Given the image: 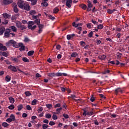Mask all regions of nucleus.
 Returning <instances> with one entry per match:
<instances>
[{
    "label": "nucleus",
    "mask_w": 129,
    "mask_h": 129,
    "mask_svg": "<svg viewBox=\"0 0 129 129\" xmlns=\"http://www.w3.org/2000/svg\"><path fill=\"white\" fill-rule=\"evenodd\" d=\"M15 23L16 25V26L17 27V28H18V30L20 31V32H22V31L26 30V29H27V26L22 25V23H21L19 21H16Z\"/></svg>",
    "instance_id": "f257e3e1"
},
{
    "label": "nucleus",
    "mask_w": 129,
    "mask_h": 129,
    "mask_svg": "<svg viewBox=\"0 0 129 129\" xmlns=\"http://www.w3.org/2000/svg\"><path fill=\"white\" fill-rule=\"evenodd\" d=\"M5 37L9 38L10 37H15V36H16V34H15V33H11V29H7L5 32Z\"/></svg>",
    "instance_id": "f03ea898"
},
{
    "label": "nucleus",
    "mask_w": 129,
    "mask_h": 129,
    "mask_svg": "<svg viewBox=\"0 0 129 129\" xmlns=\"http://www.w3.org/2000/svg\"><path fill=\"white\" fill-rule=\"evenodd\" d=\"M22 54H20L17 56V57H12L11 60L15 63H19V62H21V60H22Z\"/></svg>",
    "instance_id": "7ed1b4c3"
},
{
    "label": "nucleus",
    "mask_w": 129,
    "mask_h": 129,
    "mask_svg": "<svg viewBox=\"0 0 129 129\" xmlns=\"http://www.w3.org/2000/svg\"><path fill=\"white\" fill-rule=\"evenodd\" d=\"M18 6L20 9H23L25 6V2L23 0H19L18 2Z\"/></svg>",
    "instance_id": "20e7f679"
},
{
    "label": "nucleus",
    "mask_w": 129,
    "mask_h": 129,
    "mask_svg": "<svg viewBox=\"0 0 129 129\" xmlns=\"http://www.w3.org/2000/svg\"><path fill=\"white\" fill-rule=\"evenodd\" d=\"M8 69H9V70H11L12 72H17V66L10 65L8 67Z\"/></svg>",
    "instance_id": "39448f33"
},
{
    "label": "nucleus",
    "mask_w": 129,
    "mask_h": 129,
    "mask_svg": "<svg viewBox=\"0 0 129 129\" xmlns=\"http://www.w3.org/2000/svg\"><path fill=\"white\" fill-rule=\"evenodd\" d=\"M72 3H73L72 0H66V7H68V8L70 9V8H71V5H72Z\"/></svg>",
    "instance_id": "423d86ee"
},
{
    "label": "nucleus",
    "mask_w": 129,
    "mask_h": 129,
    "mask_svg": "<svg viewBox=\"0 0 129 129\" xmlns=\"http://www.w3.org/2000/svg\"><path fill=\"white\" fill-rule=\"evenodd\" d=\"M22 10H25V11L29 12V11H31V7H30L29 4H26V5H24V6Z\"/></svg>",
    "instance_id": "0eeeda50"
},
{
    "label": "nucleus",
    "mask_w": 129,
    "mask_h": 129,
    "mask_svg": "<svg viewBox=\"0 0 129 129\" xmlns=\"http://www.w3.org/2000/svg\"><path fill=\"white\" fill-rule=\"evenodd\" d=\"M13 47L14 48H19L20 47V43L16 42L15 40H13L12 42Z\"/></svg>",
    "instance_id": "6e6552de"
},
{
    "label": "nucleus",
    "mask_w": 129,
    "mask_h": 129,
    "mask_svg": "<svg viewBox=\"0 0 129 129\" xmlns=\"http://www.w3.org/2000/svg\"><path fill=\"white\" fill-rule=\"evenodd\" d=\"M12 7L14 9V11L15 13H18V12H19V10L17 8V4L13 3L12 4Z\"/></svg>",
    "instance_id": "1a4fd4ad"
},
{
    "label": "nucleus",
    "mask_w": 129,
    "mask_h": 129,
    "mask_svg": "<svg viewBox=\"0 0 129 129\" xmlns=\"http://www.w3.org/2000/svg\"><path fill=\"white\" fill-rule=\"evenodd\" d=\"M7 50H8V48H7V47L6 46H4L3 43H0V50L7 51Z\"/></svg>",
    "instance_id": "9d476101"
},
{
    "label": "nucleus",
    "mask_w": 129,
    "mask_h": 129,
    "mask_svg": "<svg viewBox=\"0 0 129 129\" xmlns=\"http://www.w3.org/2000/svg\"><path fill=\"white\" fill-rule=\"evenodd\" d=\"M67 74L65 73H57L55 74V76H57V77H60V76H67Z\"/></svg>",
    "instance_id": "9b49d317"
},
{
    "label": "nucleus",
    "mask_w": 129,
    "mask_h": 129,
    "mask_svg": "<svg viewBox=\"0 0 129 129\" xmlns=\"http://www.w3.org/2000/svg\"><path fill=\"white\" fill-rule=\"evenodd\" d=\"M35 24V22L34 21H29L27 23V25H28L27 28L28 29L31 28V27H32V26H33V25Z\"/></svg>",
    "instance_id": "f8f14e48"
},
{
    "label": "nucleus",
    "mask_w": 129,
    "mask_h": 129,
    "mask_svg": "<svg viewBox=\"0 0 129 129\" xmlns=\"http://www.w3.org/2000/svg\"><path fill=\"white\" fill-rule=\"evenodd\" d=\"M19 47H20V48L19 49V50H20V51H25V46L24 45V44L22 42H20L19 44Z\"/></svg>",
    "instance_id": "ddd939ff"
},
{
    "label": "nucleus",
    "mask_w": 129,
    "mask_h": 129,
    "mask_svg": "<svg viewBox=\"0 0 129 129\" xmlns=\"http://www.w3.org/2000/svg\"><path fill=\"white\" fill-rule=\"evenodd\" d=\"M13 3V1L12 0H4L3 4L4 5H10V4H12Z\"/></svg>",
    "instance_id": "4468645a"
},
{
    "label": "nucleus",
    "mask_w": 129,
    "mask_h": 129,
    "mask_svg": "<svg viewBox=\"0 0 129 129\" xmlns=\"http://www.w3.org/2000/svg\"><path fill=\"white\" fill-rule=\"evenodd\" d=\"M13 45V40H10L9 41L6 43L7 47H11Z\"/></svg>",
    "instance_id": "2eb2a0df"
},
{
    "label": "nucleus",
    "mask_w": 129,
    "mask_h": 129,
    "mask_svg": "<svg viewBox=\"0 0 129 129\" xmlns=\"http://www.w3.org/2000/svg\"><path fill=\"white\" fill-rule=\"evenodd\" d=\"M98 58L100 60H105V59L106 58V55H105L104 54H103L102 55H99L98 57Z\"/></svg>",
    "instance_id": "dca6fc26"
},
{
    "label": "nucleus",
    "mask_w": 129,
    "mask_h": 129,
    "mask_svg": "<svg viewBox=\"0 0 129 129\" xmlns=\"http://www.w3.org/2000/svg\"><path fill=\"white\" fill-rule=\"evenodd\" d=\"M115 11H116V10H115V9H113V10L108 9L107 10V13L109 15H112V14H113V13H114V12H115Z\"/></svg>",
    "instance_id": "f3484780"
},
{
    "label": "nucleus",
    "mask_w": 129,
    "mask_h": 129,
    "mask_svg": "<svg viewBox=\"0 0 129 129\" xmlns=\"http://www.w3.org/2000/svg\"><path fill=\"white\" fill-rule=\"evenodd\" d=\"M118 92H120L121 93H122V90H120V88H117V89H115V94H117Z\"/></svg>",
    "instance_id": "a211bd4d"
},
{
    "label": "nucleus",
    "mask_w": 129,
    "mask_h": 129,
    "mask_svg": "<svg viewBox=\"0 0 129 129\" xmlns=\"http://www.w3.org/2000/svg\"><path fill=\"white\" fill-rule=\"evenodd\" d=\"M6 31V28L4 27H0V35H3Z\"/></svg>",
    "instance_id": "6ab92c4d"
},
{
    "label": "nucleus",
    "mask_w": 129,
    "mask_h": 129,
    "mask_svg": "<svg viewBox=\"0 0 129 129\" xmlns=\"http://www.w3.org/2000/svg\"><path fill=\"white\" fill-rule=\"evenodd\" d=\"M80 7L81 8V9H82V10H85L86 9H87V6H86L85 4H81Z\"/></svg>",
    "instance_id": "aec40b11"
},
{
    "label": "nucleus",
    "mask_w": 129,
    "mask_h": 129,
    "mask_svg": "<svg viewBox=\"0 0 129 129\" xmlns=\"http://www.w3.org/2000/svg\"><path fill=\"white\" fill-rule=\"evenodd\" d=\"M48 77H55L56 74L54 73H49L47 74Z\"/></svg>",
    "instance_id": "412c9836"
},
{
    "label": "nucleus",
    "mask_w": 129,
    "mask_h": 129,
    "mask_svg": "<svg viewBox=\"0 0 129 129\" xmlns=\"http://www.w3.org/2000/svg\"><path fill=\"white\" fill-rule=\"evenodd\" d=\"M18 111H21V110H22V109H23V108H24V106L23 105V104H20L18 106Z\"/></svg>",
    "instance_id": "4be33fe9"
},
{
    "label": "nucleus",
    "mask_w": 129,
    "mask_h": 129,
    "mask_svg": "<svg viewBox=\"0 0 129 129\" xmlns=\"http://www.w3.org/2000/svg\"><path fill=\"white\" fill-rule=\"evenodd\" d=\"M3 16L5 19H10V18H11V15L8 14L7 13L3 14Z\"/></svg>",
    "instance_id": "5701e85b"
},
{
    "label": "nucleus",
    "mask_w": 129,
    "mask_h": 129,
    "mask_svg": "<svg viewBox=\"0 0 129 129\" xmlns=\"http://www.w3.org/2000/svg\"><path fill=\"white\" fill-rule=\"evenodd\" d=\"M87 3H88V8H92V7H93V5H92V3H91V1H87Z\"/></svg>",
    "instance_id": "b1692460"
},
{
    "label": "nucleus",
    "mask_w": 129,
    "mask_h": 129,
    "mask_svg": "<svg viewBox=\"0 0 129 129\" xmlns=\"http://www.w3.org/2000/svg\"><path fill=\"white\" fill-rule=\"evenodd\" d=\"M110 72V71L109 70H105V71L102 72V74L105 75V74H108Z\"/></svg>",
    "instance_id": "393cba45"
},
{
    "label": "nucleus",
    "mask_w": 129,
    "mask_h": 129,
    "mask_svg": "<svg viewBox=\"0 0 129 129\" xmlns=\"http://www.w3.org/2000/svg\"><path fill=\"white\" fill-rule=\"evenodd\" d=\"M10 29H11L12 31H13V32H17V27H16V26H11Z\"/></svg>",
    "instance_id": "a878e982"
},
{
    "label": "nucleus",
    "mask_w": 129,
    "mask_h": 129,
    "mask_svg": "<svg viewBox=\"0 0 129 129\" xmlns=\"http://www.w3.org/2000/svg\"><path fill=\"white\" fill-rule=\"evenodd\" d=\"M59 12V9L57 7H55L53 10V14H57Z\"/></svg>",
    "instance_id": "bb28decb"
},
{
    "label": "nucleus",
    "mask_w": 129,
    "mask_h": 129,
    "mask_svg": "<svg viewBox=\"0 0 129 129\" xmlns=\"http://www.w3.org/2000/svg\"><path fill=\"white\" fill-rule=\"evenodd\" d=\"M9 99L10 103H14L15 102V98H13L12 97H10Z\"/></svg>",
    "instance_id": "cd10ccee"
},
{
    "label": "nucleus",
    "mask_w": 129,
    "mask_h": 129,
    "mask_svg": "<svg viewBox=\"0 0 129 129\" xmlns=\"http://www.w3.org/2000/svg\"><path fill=\"white\" fill-rule=\"evenodd\" d=\"M22 60L23 61V62H26L27 63H29V62H30V60H29V59H28V58L26 57H23L22 58Z\"/></svg>",
    "instance_id": "c85d7f7f"
},
{
    "label": "nucleus",
    "mask_w": 129,
    "mask_h": 129,
    "mask_svg": "<svg viewBox=\"0 0 129 129\" xmlns=\"http://www.w3.org/2000/svg\"><path fill=\"white\" fill-rule=\"evenodd\" d=\"M11 76H7L5 77V80L6 81H7V82H10L11 81Z\"/></svg>",
    "instance_id": "c756f323"
},
{
    "label": "nucleus",
    "mask_w": 129,
    "mask_h": 129,
    "mask_svg": "<svg viewBox=\"0 0 129 129\" xmlns=\"http://www.w3.org/2000/svg\"><path fill=\"white\" fill-rule=\"evenodd\" d=\"M78 55V54L77 53V52H73L71 55V57L75 58L77 57Z\"/></svg>",
    "instance_id": "7c9ffc66"
},
{
    "label": "nucleus",
    "mask_w": 129,
    "mask_h": 129,
    "mask_svg": "<svg viewBox=\"0 0 129 129\" xmlns=\"http://www.w3.org/2000/svg\"><path fill=\"white\" fill-rule=\"evenodd\" d=\"M41 6L44 8H46V7H48V3L43 2L41 3Z\"/></svg>",
    "instance_id": "2f4dec72"
},
{
    "label": "nucleus",
    "mask_w": 129,
    "mask_h": 129,
    "mask_svg": "<svg viewBox=\"0 0 129 129\" xmlns=\"http://www.w3.org/2000/svg\"><path fill=\"white\" fill-rule=\"evenodd\" d=\"M34 51L31 50L27 53L28 56H33L34 55Z\"/></svg>",
    "instance_id": "473e14b6"
},
{
    "label": "nucleus",
    "mask_w": 129,
    "mask_h": 129,
    "mask_svg": "<svg viewBox=\"0 0 129 129\" xmlns=\"http://www.w3.org/2000/svg\"><path fill=\"white\" fill-rule=\"evenodd\" d=\"M1 53H2V55L4 56V57H8L9 56V54L6 51L1 52Z\"/></svg>",
    "instance_id": "72a5a7b5"
},
{
    "label": "nucleus",
    "mask_w": 129,
    "mask_h": 129,
    "mask_svg": "<svg viewBox=\"0 0 129 129\" xmlns=\"http://www.w3.org/2000/svg\"><path fill=\"white\" fill-rule=\"evenodd\" d=\"M10 118H11V119H12L13 121H15L16 120V116H15L13 114L10 115Z\"/></svg>",
    "instance_id": "f704fd0d"
},
{
    "label": "nucleus",
    "mask_w": 129,
    "mask_h": 129,
    "mask_svg": "<svg viewBox=\"0 0 129 129\" xmlns=\"http://www.w3.org/2000/svg\"><path fill=\"white\" fill-rule=\"evenodd\" d=\"M83 115H85V116H86V115L89 116V112L86 111V110H84V112L83 113Z\"/></svg>",
    "instance_id": "c9c22d12"
},
{
    "label": "nucleus",
    "mask_w": 129,
    "mask_h": 129,
    "mask_svg": "<svg viewBox=\"0 0 129 129\" xmlns=\"http://www.w3.org/2000/svg\"><path fill=\"white\" fill-rule=\"evenodd\" d=\"M37 102H38V100L34 99L31 103L32 105H36L37 104Z\"/></svg>",
    "instance_id": "e433bc0d"
},
{
    "label": "nucleus",
    "mask_w": 129,
    "mask_h": 129,
    "mask_svg": "<svg viewBox=\"0 0 129 129\" xmlns=\"http://www.w3.org/2000/svg\"><path fill=\"white\" fill-rule=\"evenodd\" d=\"M103 27V24H99L97 25V28L98 30H101Z\"/></svg>",
    "instance_id": "4c0bfd02"
},
{
    "label": "nucleus",
    "mask_w": 129,
    "mask_h": 129,
    "mask_svg": "<svg viewBox=\"0 0 129 129\" xmlns=\"http://www.w3.org/2000/svg\"><path fill=\"white\" fill-rule=\"evenodd\" d=\"M31 39H29V38H28L27 37H24V42H25V43H28V42H31Z\"/></svg>",
    "instance_id": "58836bf2"
},
{
    "label": "nucleus",
    "mask_w": 129,
    "mask_h": 129,
    "mask_svg": "<svg viewBox=\"0 0 129 129\" xmlns=\"http://www.w3.org/2000/svg\"><path fill=\"white\" fill-rule=\"evenodd\" d=\"M29 14L31 16H33V15H36V14H37V12L34 10H31L29 12Z\"/></svg>",
    "instance_id": "ea45409f"
},
{
    "label": "nucleus",
    "mask_w": 129,
    "mask_h": 129,
    "mask_svg": "<svg viewBox=\"0 0 129 129\" xmlns=\"http://www.w3.org/2000/svg\"><path fill=\"white\" fill-rule=\"evenodd\" d=\"M34 22V24H36L37 25H40V19H35V20Z\"/></svg>",
    "instance_id": "a19ab883"
},
{
    "label": "nucleus",
    "mask_w": 129,
    "mask_h": 129,
    "mask_svg": "<svg viewBox=\"0 0 129 129\" xmlns=\"http://www.w3.org/2000/svg\"><path fill=\"white\" fill-rule=\"evenodd\" d=\"M31 5L32 6H35L37 5V0H31Z\"/></svg>",
    "instance_id": "79ce46f5"
},
{
    "label": "nucleus",
    "mask_w": 129,
    "mask_h": 129,
    "mask_svg": "<svg viewBox=\"0 0 129 129\" xmlns=\"http://www.w3.org/2000/svg\"><path fill=\"white\" fill-rule=\"evenodd\" d=\"M9 124L6 122H4L2 123V126H4V127H7V126H9Z\"/></svg>",
    "instance_id": "37998d69"
},
{
    "label": "nucleus",
    "mask_w": 129,
    "mask_h": 129,
    "mask_svg": "<svg viewBox=\"0 0 129 129\" xmlns=\"http://www.w3.org/2000/svg\"><path fill=\"white\" fill-rule=\"evenodd\" d=\"M93 36V31H91L88 35V37H89V38H92V37Z\"/></svg>",
    "instance_id": "c03bdc74"
},
{
    "label": "nucleus",
    "mask_w": 129,
    "mask_h": 129,
    "mask_svg": "<svg viewBox=\"0 0 129 129\" xmlns=\"http://www.w3.org/2000/svg\"><path fill=\"white\" fill-rule=\"evenodd\" d=\"M25 95L26 96H31V95H32V93H31L30 91H26L25 92Z\"/></svg>",
    "instance_id": "a18cd8bd"
},
{
    "label": "nucleus",
    "mask_w": 129,
    "mask_h": 129,
    "mask_svg": "<svg viewBox=\"0 0 129 129\" xmlns=\"http://www.w3.org/2000/svg\"><path fill=\"white\" fill-rule=\"evenodd\" d=\"M26 108L27 110H32V107L30 105H27Z\"/></svg>",
    "instance_id": "49530a36"
},
{
    "label": "nucleus",
    "mask_w": 129,
    "mask_h": 129,
    "mask_svg": "<svg viewBox=\"0 0 129 129\" xmlns=\"http://www.w3.org/2000/svg\"><path fill=\"white\" fill-rule=\"evenodd\" d=\"M8 108H9V109H11V110H13V109H14V108H15V105H11L9 106Z\"/></svg>",
    "instance_id": "de8ad7c7"
},
{
    "label": "nucleus",
    "mask_w": 129,
    "mask_h": 129,
    "mask_svg": "<svg viewBox=\"0 0 129 129\" xmlns=\"http://www.w3.org/2000/svg\"><path fill=\"white\" fill-rule=\"evenodd\" d=\"M90 100L91 101V102H93L94 100H95V98L93 96V95L91 96Z\"/></svg>",
    "instance_id": "09e8293b"
},
{
    "label": "nucleus",
    "mask_w": 129,
    "mask_h": 129,
    "mask_svg": "<svg viewBox=\"0 0 129 129\" xmlns=\"http://www.w3.org/2000/svg\"><path fill=\"white\" fill-rule=\"evenodd\" d=\"M46 106L49 109H51V108L52 107V104H47L46 105Z\"/></svg>",
    "instance_id": "8fccbe9b"
},
{
    "label": "nucleus",
    "mask_w": 129,
    "mask_h": 129,
    "mask_svg": "<svg viewBox=\"0 0 129 129\" xmlns=\"http://www.w3.org/2000/svg\"><path fill=\"white\" fill-rule=\"evenodd\" d=\"M46 118H50V117H52V116L50 114L47 113L45 115Z\"/></svg>",
    "instance_id": "3c124183"
},
{
    "label": "nucleus",
    "mask_w": 129,
    "mask_h": 129,
    "mask_svg": "<svg viewBox=\"0 0 129 129\" xmlns=\"http://www.w3.org/2000/svg\"><path fill=\"white\" fill-rule=\"evenodd\" d=\"M17 18L16 16H12L11 20L13 22L15 21H17Z\"/></svg>",
    "instance_id": "603ef678"
},
{
    "label": "nucleus",
    "mask_w": 129,
    "mask_h": 129,
    "mask_svg": "<svg viewBox=\"0 0 129 129\" xmlns=\"http://www.w3.org/2000/svg\"><path fill=\"white\" fill-rule=\"evenodd\" d=\"M6 121L7 122H9V123H11V122H12V121H14L13 120H12V119H11L10 118H8L6 119Z\"/></svg>",
    "instance_id": "864d4df0"
},
{
    "label": "nucleus",
    "mask_w": 129,
    "mask_h": 129,
    "mask_svg": "<svg viewBox=\"0 0 129 129\" xmlns=\"http://www.w3.org/2000/svg\"><path fill=\"white\" fill-rule=\"evenodd\" d=\"M76 98V96L75 95H71V96H69L68 98H72V99H74V98Z\"/></svg>",
    "instance_id": "5fc2aeb1"
},
{
    "label": "nucleus",
    "mask_w": 129,
    "mask_h": 129,
    "mask_svg": "<svg viewBox=\"0 0 129 129\" xmlns=\"http://www.w3.org/2000/svg\"><path fill=\"white\" fill-rule=\"evenodd\" d=\"M36 28H37V26L34 25L33 27L31 26L30 28H28V29H30L31 31H34V30H35V29H36Z\"/></svg>",
    "instance_id": "6e6d98bb"
},
{
    "label": "nucleus",
    "mask_w": 129,
    "mask_h": 129,
    "mask_svg": "<svg viewBox=\"0 0 129 129\" xmlns=\"http://www.w3.org/2000/svg\"><path fill=\"white\" fill-rule=\"evenodd\" d=\"M80 44L83 47H84V46H85V42H84L83 41H82L80 42Z\"/></svg>",
    "instance_id": "4d7b16f0"
},
{
    "label": "nucleus",
    "mask_w": 129,
    "mask_h": 129,
    "mask_svg": "<svg viewBox=\"0 0 129 129\" xmlns=\"http://www.w3.org/2000/svg\"><path fill=\"white\" fill-rule=\"evenodd\" d=\"M38 28H39V29H43V28H44V25H43V24H40V23H39V24H38Z\"/></svg>",
    "instance_id": "13d9d810"
},
{
    "label": "nucleus",
    "mask_w": 129,
    "mask_h": 129,
    "mask_svg": "<svg viewBox=\"0 0 129 129\" xmlns=\"http://www.w3.org/2000/svg\"><path fill=\"white\" fill-rule=\"evenodd\" d=\"M43 107H39L38 108V112H40V111H43Z\"/></svg>",
    "instance_id": "bf43d9fd"
},
{
    "label": "nucleus",
    "mask_w": 129,
    "mask_h": 129,
    "mask_svg": "<svg viewBox=\"0 0 129 129\" xmlns=\"http://www.w3.org/2000/svg\"><path fill=\"white\" fill-rule=\"evenodd\" d=\"M57 118H58V117L56 116V114H53L52 115V119H54V120L56 119H57Z\"/></svg>",
    "instance_id": "052dcab7"
},
{
    "label": "nucleus",
    "mask_w": 129,
    "mask_h": 129,
    "mask_svg": "<svg viewBox=\"0 0 129 129\" xmlns=\"http://www.w3.org/2000/svg\"><path fill=\"white\" fill-rule=\"evenodd\" d=\"M48 128V125L47 124H43L42 125V128L46 129V128Z\"/></svg>",
    "instance_id": "680f3d73"
},
{
    "label": "nucleus",
    "mask_w": 129,
    "mask_h": 129,
    "mask_svg": "<svg viewBox=\"0 0 129 129\" xmlns=\"http://www.w3.org/2000/svg\"><path fill=\"white\" fill-rule=\"evenodd\" d=\"M73 27H75V28H77L78 27V24H76L75 22L73 23Z\"/></svg>",
    "instance_id": "e2e57ef3"
},
{
    "label": "nucleus",
    "mask_w": 129,
    "mask_h": 129,
    "mask_svg": "<svg viewBox=\"0 0 129 129\" xmlns=\"http://www.w3.org/2000/svg\"><path fill=\"white\" fill-rule=\"evenodd\" d=\"M77 102L78 103H82L83 102V101L80 99H77Z\"/></svg>",
    "instance_id": "0e129e2a"
},
{
    "label": "nucleus",
    "mask_w": 129,
    "mask_h": 129,
    "mask_svg": "<svg viewBox=\"0 0 129 129\" xmlns=\"http://www.w3.org/2000/svg\"><path fill=\"white\" fill-rule=\"evenodd\" d=\"M62 107H60V108L56 109V111L58 112V113H60V112L61 110H62Z\"/></svg>",
    "instance_id": "69168bd1"
},
{
    "label": "nucleus",
    "mask_w": 129,
    "mask_h": 129,
    "mask_svg": "<svg viewBox=\"0 0 129 129\" xmlns=\"http://www.w3.org/2000/svg\"><path fill=\"white\" fill-rule=\"evenodd\" d=\"M55 124H56V123L54 121H51L49 122V125H55Z\"/></svg>",
    "instance_id": "338daca9"
},
{
    "label": "nucleus",
    "mask_w": 129,
    "mask_h": 129,
    "mask_svg": "<svg viewBox=\"0 0 129 129\" xmlns=\"http://www.w3.org/2000/svg\"><path fill=\"white\" fill-rule=\"evenodd\" d=\"M60 89L62 92H65V91H66V88H65L63 87H61Z\"/></svg>",
    "instance_id": "774afa93"
}]
</instances>
